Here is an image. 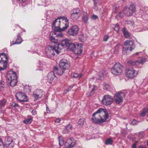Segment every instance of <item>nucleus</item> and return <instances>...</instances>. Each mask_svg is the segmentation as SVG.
<instances>
[{"mask_svg":"<svg viewBox=\"0 0 148 148\" xmlns=\"http://www.w3.org/2000/svg\"><path fill=\"white\" fill-rule=\"evenodd\" d=\"M50 39L52 42L53 46L49 45L46 48V56L49 58H52L55 55V53L58 54L60 51V48L58 45L60 43H58V39H55L53 36L50 35Z\"/></svg>","mask_w":148,"mask_h":148,"instance_id":"nucleus-1","label":"nucleus"},{"mask_svg":"<svg viewBox=\"0 0 148 148\" xmlns=\"http://www.w3.org/2000/svg\"><path fill=\"white\" fill-rule=\"evenodd\" d=\"M92 122L97 124L104 122L108 117V114L106 109L100 108L92 115Z\"/></svg>","mask_w":148,"mask_h":148,"instance_id":"nucleus-2","label":"nucleus"},{"mask_svg":"<svg viewBox=\"0 0 148 148\" xmlns=\"http://www.w3.org/2000/svg\"><path fill=\"white\" fill-rule=\"evenodd\" d=\"M77 44L72 42L70 40L66 39L62 40L60 44L58 45V47L60 48V50L67 47L70 50L74 51Z\"/></svg>","mask_w":148,"mask_h":148,"instance_id":"nucleus-3","label":"nucleus"},{"mask_svg":"<svg viewBox=\"0 0 148 148\" xmlns=\"http://www.w3.org/2000/svg\"><path fill=\"white\" fill-rule=\"evenodd\" d=\"M6 79L10 86L13 87L15 86L17 83V76L16 72L10 71L7 72L6 74Z\"/></svg>","mask_w":148,"mask_h":148,"instance_id":"nucleus-4","label":"nucleus"},{"mask_svg":"<svg viewBox=\"0 0 148 148\" xmlns=\"http://www.w3.org/2000/svg\"><path fill=\"white\" fill-rule=\"evenodd\" d=\"M123 66L119 62H116L111 69V73L114 75H119L122 73Z\"/></svg>","mask_w":148,"mask_h":148,"instance_id":"nucleus-5","label":"nucleus"},{"mask_svg":"<svg viewBox=\"0 0 148 148\" xmlns=\"http://www.w3.org/2000/svg\"><path fill=\"white\" fill-rule=\"evenodd\" d=\"M8 57L4 53H0V71H3L7 68Z\"/></svg>","mask_w":148,"mask_h":148,"instance_id":"nucleus-6","label":"nucleus"},{"mask_svg":"<svg viewBox=\"0 0 148 148\" xmlns=\"http://www.w3.org/2000/svg\"><path fill=\"white\" fill-rule=\"evenodd\" d=\"M135 11L136 7L133 4H132L129 7L125 6L123 9V12L127 16H132Z\"/></svg>","mask_w":148,"mask_h":148,"instance_id":"nucleus-7","label":"nucleus"},{"mask_svg":"<svg viewBox=\"0 0 148 148\" xmlns=\"http://www.w3.org/2000/svg\"><path fill=\"white\" fill-rule=\"evenodd\" d=\"M60 18H58L55 19L52 24V28L54 31H63V26H62L60 24Z\"/></svg>","mask_w":148,"mask_h":148,"instance_id":"nucleus-8","label":"nucleus"},{"mask_svg":"<svg viewBox=\"0 0 148 148\" xmlns=\"http://www.w3.org/2000/svg\"><path fill=\"white\" fill-rule=\"evenodd\" d=\"M15 96L18 102H26L28 101L27 96L22 92H17Z\"/></svg>","mask_w":148,"mask_h":148,"instance_id":"nucleus-9","label":"nucleus"},{"mask_svg":"<svg viewBox=\"0 0 148 148\" xmlns=\"http://www.w3.org/2000/svg\"><path fill=\"white\" fill-rule=\"evenodd\" d=\"M113 100V98L110 95H106L103 97L101 102L103 104L108 106L112 104Z\"/></svg>","mask_w":148,"mask_h":148,"instance_id":"nucleus-10","label":"nucleus"},{"mask_svg":"<svg viewBox=\"0 0 148 148\" xmlns=\"http://www.w3.org/2000/svg\"><path fill=\"white\" fill-rule=\"evenodd\" d=\"M124 96L125 94L123 92H119L116 94L114 97V100L115 103L119 104L122 103Z\"/></svg>","mask_w":148,"mask_h":148,"instance_id":"nucleus-11","label":"nucleus"},{"mask_svg":"<svg viewBox=\"0 0 148 148\" xmlns=\"http://www.w3.org/2000/svg\"><path fill=\"white\" fill-rule=\"evenodd\" d=\"M79 31V28L77 25L73 26L67 32L68 35L72 36H75L77 34Z\"/></svg>","mask_w":148,"mask_h":148,"instance_id":"nucleus-12","label":"nucleus"},{"mask_svg":"<svg viewBox=\"0 0 148 148\" xmlns=\"http://www.w3.org/2000/svg\"><path fill=\"white\" fill-rule=\"evenodd\" d=\"M124 45L129 49L130 51H131L135 48V43L134 41L128 40H125L124 43Z\"/></svg>","mask_w":148,"mask_h":148,"instance_id":"nucleus-13","label":"nucleus"},{"mask_svg":"<svg viewBox=\"0 0 148 148\" xmlns=\"http://www.w3.org/2000/svg\"><path fill=\"white\" fill-rule=\"evenodd\" d=\"M145 61V59L142 57H140L137 60L135 61H129L128 62V63L131 66H137L139 64H143Z\"/></svg>","mask_w":148,"mask_h":148,"instance_id":"nucleus-14","label":"nucleus"},{"mask_svg":"<svg viewBox=\"0 0 148 148\" xmlns=\"http://www.w3.org/2000/svg\"><path fill=\"white\" fill-rule=\"evenodd\" d=\"M138 74V72L133 69H128L127 70L126 75L128 78L132 79L136 77Z\"/></svg>","mask_w":148,"mask_h":148,"instance_id":"nucleus-15","label":"nucleus"},{"mask_svg":"<svg viewBox=\"0 0 148 148\" xmlns=\"http://www.w3.org/2000/svg\"><path fill=\"white\" fill-rule=\"evenodd\" d=\"M47 77L48 80H49L50 83H55L58 80L57 77L54 75L53 72H51L49 73L47 76Z\"/></svg>","mask_w":148,"mask_h":148,"instance_id":"nucleus-16","label":"nucleus"},{"mask_svg":"<svg viewBox=\"0 0 148 148\" xmlns=\"http://www.w3.org/2000/svg\"><path fill=\"white\" fill-rule=\"evenodd\" d=\"M5 145L7 147L9 148L13 147L14 145V143L12 138L9 137L5 138L4 142Z\"/></svg>","mask_w":148,"mask_h":148,"instance_id":"nucleus-17","label":"nucleus"},{"mask_svg":"<svg viewBox=\"0 0 148 148\" xmlns=\"http://www.w3.org/2000/svg\"><path fill=\"white\" fill-rule=\"evenodd\" d=\"M59 65L60 69L64 70L68 69L70 66V64L64 60L60 61Z\"/></svg>","mask_w":148,"mask_h":148,"instance_id":"nucleus-18","label":"nucleus"},{"mask_svg":"<svg viewBox=\"0 0 148 148\" xmlns=\"http://www.w3.org/2000/svg\"><path fill=\"white\" fill-rule=\"evenodd\" d=\"M75 145V144L74 141L71 139L67 140L64 143V145L66 148H72Z\"/></svg>","mask_w":148,"mask_h":148,"instance_id":"nucleus-19","label":"nucleus"},{"mask_svg":"<svg viewBox=\"0 0 148 148\" xmlns=\"http://www.w3.org/2000/svg\"><path fill=\"white\" fill-rule=\"evenodd\" d=\"M62 20L64 21L65 23H61L62 26H63L62 30H65L69 26V20L66 17L64 16L61 17L60 18Z\"/></svg>","mask_w":148,"mask_h":148,"instance_id":"nucleus-20","label":"nucleus"},{"mask_svg":"<svg viewBox=\"0 0 148 148\" xmlns=\"http://www.w3.org/2000/svg\"><path fill=\"white\" fill-rule=\"evenodd\" d=\"M76 48L75 50V53L79 54L82 53V47L81 45H79L78 44L76 46Z\"/></svg>","mask_w":148,"mask_h":148,"instance_id":"nucleus-21","label":"nucleus"},{"mask_svg":"<svg viewBox=\"0 0 148 148\" xmlns=\"http://www.w3.org/2000/svg\"><path fill=\"white\" fill-rule=\"evenodd\" d=\"M64 70L62 69H59L57 67H54L53 68V72L56 73L59 75H62L64 72Z\"/></svg>","mask_w":148,"mask_h":148,"instance_id":"nucleus-22","label":"nucleus"},{"mask_svg":"<svg viewBox=\"0 0 148 148\" xmlns=\"http://www.w3.org/2000/svg\"><path fill=\"white\" fill-rule=\"evenodd\" d=\"M122 32L125 38H130L131 34L127 31L125 28L124 27L123 29Z\"/></svg>","mask_w":148,"mask_h":148,"instance_id":"nucleus-23","label":"nucleus"},{"mask_svg":"<svg viewBox=\"0 0 148 148\" xmlns=\"http://www.w3.org/2000/svg\"><path fill=\"white\" fill-rule=\"evenodd\" d=\"M22 41V38L20 35H18L17 36V38L14 42V41H12V43L10 46L15 44H20Z\"/></svg>","mask_w":148,"mask_h":148,"instance_id":"nucleus-24","label":"nucleus"},{"mask_svg":"<svg viewBox=\"0 0 148 148\" xmlns=\"http://www.w3.org/2000/svg\"><path fill=\"white\" fill-rule=\"evenodd\" d=\"M39 92H40V93L37 92L36 94L34 93L33 94V97L36 99H39V98H40L43 94V93L41 90H40Z\"/></svg>","mask_w":148,"mask_h":148,"instance_id":"nucleus-25","label":"nucleus"},{"mask_svg":"<svg viewBox=\"0 0 148 148\" xmlns=\"http://www.w3.org/2000/svg\"><path fill=\"white\" fill-rule=\"evenodd\" d=\"M94 2V6L95 8L97 10V5H100L101 4V0H93Z\"/></svg>","mask_w":148,"mask_h":148,"instance_id":"nucleus-26","label":"nucleus"},{"mask_svg":"<svg viewBox=\"0 0 148 148\" xmlns=\"http://www.w3.org/2000/svg\"><path fill=\"white\" fill-rule=\"evenodd\" d=\"M71 14L80 15V10L79 8H75L73 9Z\"/></svg>","mask_w":148,"mask_h":148,"instance_id":"nucleus-27","label":"nucleus"},{"mask_svg":"<svg viewBox=\"0 0 148 148\" xmlns=\"http://www.w3.org/2000/svg\"><path fill=\"white\" fill-rule=\"evenodd\" d=\"M80 16L77 14H71L70 15V18L73 21H75L79 18Z\"/></svg>","mask_w":148,"mask_h":148,"instance_id":"nucleus-28","label":"nucleus"},{"mask_svg":"<svg viewBox=\"0 0 148 148\" xmlns=\"http://www.w3.org/2000/svg\"><path fill=\"white\" fill-rule=\"evenodd\" d=\"M123 53L124 55H127L130 52V51L129 50V49L126 47H123Z\"/></svg>","mask_w":148,"mask_h":148,"instance_id":"nucleus-29","label":"nucleus"},{"mask_svg":"<svg viewBox=\"0 0 148 148\" xmlns=\"http://www.w3.org/2000/svg\"><path fill=\"white\" fill-rule=\"evenodd\" d=\"M62 31H54V34L56 35V36L58 37H63L64 35Z\"/></svg>","mask_w":148,"mask_h":148,"instance_id":"nucleus-30","label":"nucleus"},{"mask_svg":"<svg viewBox=\"0 0 148 148\" xmlns=\"http://www.w3.org/2000/svg\"><path fill=\"white\" fill-rule=\"evenodd\" d=\"M88 16L87 14L85 15H83L82 17V21L86 23H87L88 20Z\"/></svg>","mask_w":148,"mask_h":148,"instance_id":"nucleus-31","label":"nucleus"},{"mask_svg":"<svg viewBox=\"0 0 148 148\" xmlns=\"http://www.w3.org/2000/svg\"><path fill=\"white\" fill-rule=\"evenodd\" d=\"M5 82L3 81L0 82V91L4 90L5 87Z\"/></svg>","mask_w":148,"mask_h":148,"instance_id":"nucleus-32","label":"nucleus"},{"mask_svg":"<svg viewBox=\"0 0 148 148\" xmlns=\"http://www.w3.org/2000/svg\"><path fill=\"white\" fill-rule=\"evenodd\" d=\"M33 119L32 117H30L27 119H25L23 121L24 123L26 124H30L32 121Z\"/></svg>","mask_w":148,"mask_h":148,"instance_id":"nucleus-33","label":"nucleus"},{"mask_svg":"<svg viewBox=\"0 0 148 148\" xmlns=\"http://www.w3.org/2000/svg\"><path fill=\"white\" fill-rule=\"evenodd\" d=\"M113 143V140L111 138H108L107 139L105 142V144L106 145H112Z\"/></svg>","mask_w":148,"mask_h":148,"instance_id":"nucleus-34","label":"nucleus"},{"mask_svg":"<svg viewBox=\"0 0 148 148\" xmlns=\"http://www.w3.org/2000/svg\"><path fill=\"white\" fill-rule=\"evenodd\" d=\"M124 14L123 12V10L120 12H119L116 16V18L117 19L121 18L123 16Z\"/></svg>","mask_w":148,"mask_h":148,"instance_id":"nucleus-35","label":"nucleus"},{"mask_svg":"<svg viewBox=\"0 0 148 148\" xmlns=\"http://www.w3.org/2000/svg\"><path fill=\"white\" fill-rule=\"evenodd\" d=\"M103 88L104 90H108L110 88V86L106 82H104L103 84Z\"/></svg>","mask_w":148,"mask_h":148,"instance_id":"nucleus-36","label":"nucleus"},{"mask_svg":"<svg viewBox=\"0 0 148 148\" xmlns=\"http://www.w3.org/2000/svg\"><path fill=\"white\" fill-rule=\"evenodd\" d=\"M59 146H61L64 145L65 143L64 142V139L63 138H60V137H59Z\"/></svg>","mask_w":148,"mask_h":148,"instance_id":"nucleus-37","label":"nucleus"},{"mask_svg":"<svg viewBox=\"0 0 148 148\" xmlns=\"http://www.w3.org/2000/svg\"><path fill=\"white\" fill-rule=\"evenodd\" d=\"M114 53L115 54H118L119 52V47L118 45H117L114 49Z\"/></svg>","mask_w":148,"mask_h":148,"instance_id":"nucleus-38","label":"nucleus"},{"mask_svg":"<svg viewBox=\"0 0 148 148\" xmlns=\"http://www.w3.org/2000/svg\"><path fill=\"white\" fill-rule=\"evenodd\" d=\"M84 119H80L78 121V124L81 125H83L84 124Z\"/></svg>","mask_w":148,"mask_h":148,"instance_id":"nucleus-39","label":"nucleus"},{"mask_svg":"<svg viewBox=\"0 0 148 148\" xmlns=\"http://www.w3.org/2000/svg\"><path fill=\"white\" fill-rule=\"evenodd\" d=\"M69 132L71 131L72 128V125L70 124H69L68 125L66 126L65 127Z\"/></svg>","mask_w":148,"mask_h":148,"instance_id":"nucleus-40","label":"nucleus"},{"mask_svg":"<svg viewBox=\"0 0 148 148\" xmlns=\"http://www.w3.org/2000/svg\"><path fill=\"white\" fill-rule=\"evenodd\" d=\"M106 74L105 71L103 70H102L99 73L100 76L101 77H104V75Z\"/></svg>","mask_w":148,"mask_h":148,"instance_id":"nucleus-41","label":"nucleus"},{"mask_svg":"<svg viewBox=\"0 0 148 148\" xmlns=\"http://www.w3.org/2000/svg\"><path fill=\"white\" fill-rule=\"evenodd\" d=\"M82 74H80V75H79L78 73H75L73 75V77L74 78H77L79 77V78H81L82 75Z\"/></svg>","mask_w":148,"mask_h":148,"instance_id":"nucleus-42","label":"nucleus"},{"mask_svg":"<svg viewBox=\"0 0 148 148\" xmlns=\"http://www.w3.org/2000/svg\"><path fill=\"white\" fill-rule=\"evenodd\" d=\"M6 102V100L5 99H3L0 102V104L2 106H3L5 105Z\"/></svg>","mask_w":148,"mask_h":148,"instance_id":"nucleus-43","label":"nucleus"},{"mask_svg":"<svg viewBox=\"0 0 148 148\" xmlns=\"http://www.w3.org/2000/svg\"><path fill=\"white\" fill-rule=\"evenodd\" d=\"M97 87L95 85L93 86V88L92 89V91L90 93V95H92L93 94V92L95 90H96L97 89Z\"/></svg>","mask_w":148,"mask_h":148,"instance_id":"nucleus-44","label":"nucleus"},{"mask_svg":"<svg viewBox=\"0 0 148 148\" xmlns=\"http://www.w3.org/2000/svg\"><path fill=\"white\" fill-rule=\"evenodd\" d=\"M10 104L11 106L15 108H16V107H18L19 106L18 104L14 102H12Z\"/></svg>","mask_w":148,"mask_h":148,"instance_id":"nucleus-45","label":"nucleus"},{"mask_svg":"<svg viewBox=\"0 0 148 148\" xmlns=\"http://www.w3.org/2000/svg\"><path fill=\"white\" fill-rule=\"evenodd\" d=\"M4 145L2 139L0 138V148H4Z\"/></svg>","mask_w":148,"mask_h":148,"instance_id":"nucleus-46","label":"nucleus"},{"mask_svg":"<svg viewBox=\"0 0 148 148\" xmlns=\"http://www.w3.org/2000/svg\"><path fill=\"white\" fill-rule=\"evenodd\" d=\"M109 38V36L108 35H105L103 37V40L104 41H106Z\"/></svg>","mask_w":148,"mask_h":148,"instance_id":"nucleus-47","label":"nucleus"},{"mask_svg":"<svg viewBox=\"0 0 148 148\" xmlns=\"http://www.w3.org/2000/svg\"><path fill=\"white\" fill-rule=\"evenodd\" d=\"M119 25L117 24H116L114 28V30L116 32H118L119 31Z\"/></svg>","mask_w":148,"mask_h":148,"instance_id":"nucleus-48","label":"nucleus"},{"mask_svg":"<svg viewBox=\"0 0 148 148\" xmlns=\"http://www.w3.org/2000/svg\"><path fill=\"white\" fill-rule=\"evenodd\" d=\"M147 113L145 111V108L144 109V110L143 112L142 113H141L140 114V116L142 117H144L145 116L146 113Z\"/></svg>","mask_w":148,"mask_h":148,"instance_id":"nucleus-49","label":"nucleus"},{"mask_svg":"<svg viewBox=\"0 0 148 148\" xmlns=\"http://www.w3.org/2000/svg\"><path fill=\"white\" fill-rule=\"evenodd\" d=\"M98 18V16L95 15H93L91 17V18L93 20H95L97 18Z\"/></svg>","mask_w":148,"mask_h":148,"instance_id":"nucleus-50","label":"nucleus"},{"mask_svg":"<svg viewBox=\"0 0 148 148\" xmlns=\"http://www.w3.org/2000/svg\"><path fill=\"white\" fill-rule=\"evenodd\" d=\"M137 123L136 120L134 119L130 123L131 124H132L133 125H135L136 124V123Z\"/></svg>","mask_w":148,"mask_h":148,"instance_id":"nucleus-51","label":"nucleus"},{"mask_svg":"<svg viewBox=\"0 0 148 148\" xmlns=\"http://www.w3.org/2000/svg\"><path fill=\"white\" fill-rule=\"evenodd\" d=\"M75 85H71L69 87L68 89H66V91H67V92L69 91V90H70L73 87V86Z\"/></svg>","mask_w":148,"mask_h":148,"instance_id":"nucleus-52","label":"nucleus"},{"mask_svg":"<svg viewBox=\"0 0 148 148\" xmlns=\"http://www.w3.org/2000/svg\"><path fill=\"white\" fill-rule=\"evenodd\" d=\"M69 131L65 128L63 130L62 132L64 134H66L68 133Z\"/></svg>","mask_w":148,"mask_h":148,"instance_id":"nucleus-53","label":"nucleus"},{"mask_svg":"<svg viewBox=\"0 0 148 148\" xmlns=\"http://www.w3.org/2000/svg\"><path fill=\"white\" fill-rule=\"evenodd\" d=\"M32 113L33 115H35L37 114V112L36 110H34L32 111Z\"/></svg>","mask_w":148,"mask_h":148,"instance_id":"nucleus-54","label":"nucleus"},{"mask_svg":"<svg viewBox=\"0 0 148 148\" xmlns=\"http://www.w3.org/2000/svg\"><path fill=\"white\" fill-rule=\"evenodd\" d=\"M117 9V8L116 7H114V10L112 12L113 13H115Z\"/></svg>","mask_w":148,"mask_h":148,"instance_id":"nucleus-55","label":"nucleus"},{"mask_svg":"<svg viewBox=\"0 0 148 148\" xmlns=\"http://www.w3.org/2000/svg\"><path fill=\"white\" fill-rule=\"evenodd\" d=\"M60 119H59L58 118V119H56V120H55V122H56L59 123L60 122Z\"/></svg>","mask_w":148,"mask_h":148,"instance_id":"nucleus-56","label":"nucleus"},{"mask_svg":"<svg viewBox=\"0 0 148 148\" xmlns=\"http://www.w3.org/2000/svg\"><path fill=\"white\" fill-rule=\"evenodd\" d=\"M132 148H136V144L135 143L133 144Z\"/></svg>","mask_w":148,"mask_h":148,"instance_id":"nucleus-57","label":"nucleus"},{"mask_svg":"<svg viewBox=\"0 0 148 148\" xmlns=\"http://www.w3.org/2000/svg\"><path fill=\"white\" fill-rule=\"evenodd\" d=\"M46 111L48 113H49L50 112V110L48 107H46Z\"/></svg>","mask_w":148,"mask_h":148,"instance_id":"nucleus-58","label":"nucleus"},{"mask_svg":"<svg viewBox=\"0 0 148 148\" xmlns=\"http://www.w3.org/2000/svg\"><path fill=\"white\" fill-rule=\"evenodd\" d=\"M144 132L142 131V132H139V135H143L144 134Z\"/></svg>","mask_w":148,"mask_h":148,"instance_id":"nucleus-59","label":"nucleus"},{"mask_svg":"<svg viewBox=\"0 0 148 148\" xmlns=\"http://www.w3.org/2000/svg\"><path fill=\"white\" fill-rule=\"evenodd\" d=\"M145 111L147 113H148V108H145Z\"/></svg>","mask_w":148,"mask_h":148,"instance_id":"nucleus-60","label":"nucleus"},{"mask_svg":"<svg viewBox=\"0 0 148 148\" xmlns=\"http://www.w3.org/2000/svg\"><path fill=\"white\" fill-rule=\"evenodd\" d=\"M18 1H20V2H22V3H24L25 2L26 0H18Z\"/></svg>","mask_w":148,"mask_h":148,"instance_id":"nucleus-61","label":"nucleus"},{"mask_svg":"<svg viewBox=\"0 0 148 148\" xmlns=\"http://www.w3.org/2000/svg\"><path fill=\"white\" fill-rule=\"evenodd\" d=\"M138 148H146V147L144 146H143L142 145H140Z\"/></svg>","mask_w":148,"mask_h":148,"instance_id":"nucleus-62","label":"nucleus"},{"mask_svg":"<svg viewBox=\"0 0 148 148\" xmlns=\"http://www.w3.org/2000/svg\"><path fill=\"white\" fill-rule=\"evenodd\" d=\"M53 147L54 148H60V147L57 146V145H53Z\"/></svg>","mask_w":148,"mask_h":148,"instance_id":"nucleus-63","label":"nucleus"},{"mask_svg":"<svg viewBox=\"0 0 148 148\" xmlns=\"http://www.w3.org/2000/svg\"><path fill=\"white\" fill-rule=\"evenodd\" d=\"M139 53H141V52H136L135 54L134 55H138Z\"/></svg>","mask_w":148,"mask_h":148,"instance_id":"nucleus-64","label":"nucleus"}]
</instances>
